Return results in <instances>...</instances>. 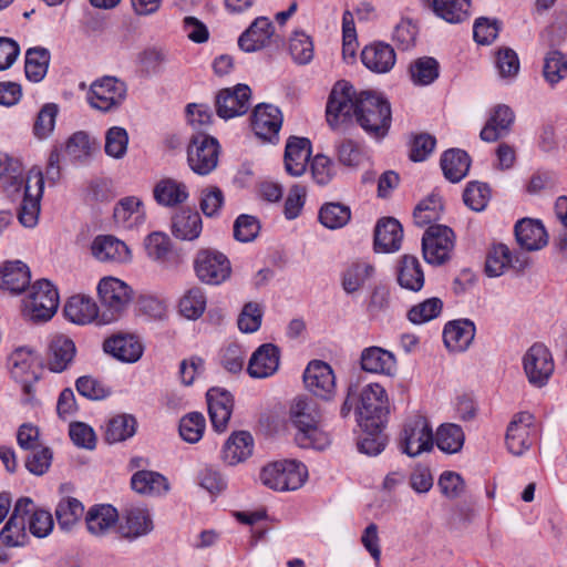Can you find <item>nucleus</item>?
Here are the masks:
<instances>
[{"label": "nucleus", "instance_id": "1", "mask_svg": "<svg viewBox=\"0 0 567 567\" xmlns=\"http://www.w3.org/2000/svg\"><path fill=\"white\" fill-rule=\"evenodd\" d=\"M352 116L375 140H382L391 126V106L383 96L369 91L355 94L352 85L338 82L327 103V121L337 127L339 122Z\"/></svg>", "mask_w": 567, "mask_h": 567}, {"label": "nucleus", "instance_id": "2", "mask_svg": "<svg viewBox=\"0 0 567 567\" xmlns=\"http://www.w3.org/2000/svg\"><path fill=\"white\" fill-rule=\"evenodd\" d=\"M289 421L295 429V441L302 449L324 450L331 443L323 429L319 404L307 395L297 396L289 408Z\"/></svg>", "mask_w": 567, "mask_h": 567}, {"label": "nucleus", "instance_id": "3", "mask_svg": "<svg viewBox=\"0 0 567 567\" xmlns=\"http://www.w3.org/2000/svg\"><path fill=\"white\" fill-rule=\"evenodd\" d=\"M389 414L386 391L379 383H370L360 392L357 406V421L360 429L384 427Z\"/></svg>", "mask_w": 567, "mask_h": 567}, {"label": "nucleus", "instance_id": "4", "mask_svg": "<svg viewBox=\"0 0 567 567\" xmlns=\"http://www.w3.org/2000/svg\"><path fill=\"white\" fill-rule=\"evenodd\" d=\"M97 293L101 303L100 323L103 324L118 320L133 299L131 287L114 277L101 279Z\"/></svg>", "mask_w": 567, "mask_h": 567}, {"label": "nucleus", "instance_id": "5", "mask_svg": "<svg viewBox=\"0 0 567 567\" xmlns=\"http://www.w3.org/2000/svg\"><path fill=\"white\" fill-rule=\"evenodd\" d=\"M59 307V292L47 279L38 280L23 300V315L33 322L50 320Z\"/></svg>", "mask_w": 567, "mask_h": 567}, {"label": "nucleus", "instance_id": "6", "mask_svg": "<svg viewBox=\"0 0 567 567\" xmlns=\"http://www.w3.org/2000/svg\"><path fill=\"white\" fill-rule=\"evenodd\" d=\"M399 446L410 457L430 452L434 446V435L429 420L421 414L406 419L400 433Z\"/></svg>", "mask_w": 567, "mask_h": 567}, {"label": "nucleus", "instance_id": "7", "mask_svg": "<svg viewBox=\"0 0 567 567\" xmlns=\"http://www.w3.org/2000/svg\"><path fill=\"white\" fill-rule=\"evenodd\" d=\"M307 478V468L296 461L274 462L260 472L261 483L275 491H295L302 486Z\"/></svg>", "mask_w": 567, "mask_h": 567}, {"label": "nucleus", "instance_id": "8", "mask_svg": "<svg viewBox=\"0 0 567 567\" xmlns=\"http://www.w3.org/2000/svg\"><path fill=\"white\" fill-rule=\"evenodd\" d=\"M126 95L127 85L124 81L105 75L92 82L87 102L92 109L107 113L120 109Z\"/></svg>", "mask_w": 567, "mask_h": 567}, {"label": "nucleus", "instance_id": "9", "mask_svg": "<svg viewBox=\"0 0 567 567\" xmlns=\"http://www.w3.org/2000/svg\"><path fill=\"white\" fill-rule=\"evenodd\" d=\"M219 143L215 137L206 134L192 136L187 147V163L197 175H208L218 164Z\"/></svg>", "mask_w": 567, "mask_h": 567}, {"label": "nucleus", "instance_id": "10", "mask_svg": "<svg viewBox=\"0 0 567 567\" xmlns=\"http://www.w3.org/2000/svg\"><path fill=\"white\" fill-rule=\"evenodd\" d=\"M454 249V233L444 225H431L422 237V252L426 262L443 265L450 260Z\"/></svg>", "mask_w": 567, "mask_h": 567}, {"label": "nucleus", "instance_id": "11", "mask_svg": "<svg viewBox=\"0 0 567 567\" xmlns=\"http://www.w3.org/2000/svg\"><path fill=\"white\" fill-rule=\"evenodd\" d=\"M196 276L202 282L220 285L230 277V261L215 249H200L194 260Z\"/></svg>", "mask_w": 567, "mask_h": 567}, {"label": "nucleus", "instance_id": "12", "mask_svg": "<svg viewBox=\"0 0 567 567\" xmlns=\"http://www.w3.org/2000/svg\"><path fill=\"white\" fill-rule=\"evenodd\" d=\"M536 433L534 415L529 412L516 413L506 430L505 443L508 452L515 456L523 455L532 446Z\"/></svg>", "mask_w": 567, "mask_h": 567}, {"label": "nucleus", "instance_id": "13", "mask_svg": "<svg viewBox=\"0 0 567 567\" xmlns=\"http://www.w3.org/2000/svg\"><path fill=\"white\" fill-rule=\"evenodd\" d=\"M24 185V195L18 210V219L24 227L32 228L38 224L40 200L43 194L44 179L41 171H30Z\"/></svg>", "mask_w": 567, "mask_h": 567}, {"label": "nucleus", "instance_id": "14", "mask_svg": "<svg viewBox=\"0 0 567 567\" xmlns=\"http://www.w3.org/2000/svg\"><path fill=\"white\" fill-rule=\"evenodd\" d=\"M33 501L29 497L19 498L13 512L0 532L2 543L9 547L23 546L28 540L27 517L32 512Z\"/></svg>", "mask_w": 567, "mask_h": 567}, {"label": "nucleus", "instance_id": "15", "mask_svg": "<svg viewBox=\"0 0 567 567\" xmlns=\"http://www.w3.org/2000/svg\"><path fill=\"white\" fill-rule=\"evenodd\" d=\"M524 371L535 386H543L554 372V361L549 350L542 343L533 344L523 359Z\"/></svg>", "mask_w": 567, "mask_h": 567}, {"label": "nucleus", "instance_id": "16", "mask_svg": "<svg viewBox=\"0 0 567 567\" xmlns=\"http://www.w3.org/2000/svg\"><path fill=\"white\" fill-rule=\"evenodd\" d=\"M303 383L313 395L330 400L336 390V378L331 367L320 360L311 361L303 372Z\"/></svg>", "mask_w": 567, "mask_h": 567}, {"label": "nucleus", "instance_id": "17", "mask_svg": "<svg viewBox=\"0 0 567 567\" xmlns=\"http://www.w3.org/2000/svg\"><path fill=\"white\" fill-rule=\"evenodd\" d=\"M566 33L564 31L558 34L555 27L549 30L548 45L550 50L544 56L543 75L550 85H555L567 78V55L558 50L565 40Z\"/></svg>", "mask_w": 567, "mask_h": 567}, {"label": "nucleus", "instance_id": "18", "mask_svg": "<svg viewBox=\"0 0 567 567\" xmlns=\"http://www.w3.org/2000/svg\"><path fill=\"white\" fill-rule=\"evenodd\" d=\"M250 89L246 84L219 91L216 96L218 116L227 120L247 113L250 107Z\"/></svg>", "mask_w": 567, "mask_h": 567}, {"label": "nucleus", "instance_id": "19", "mask_svg": "<svg viewBox=\"0 0 567 567\" xmlns=\"http://www.w3.org/2000/svg\"><path fill=\"white\" fill-rule=\"evenodd\" d=\"M153 529L154 522L148 508L131 506L123 512L118 526L123 538L132 542L148 535Z\"/></svg>", "mask_w": 567, "mask_h": 567}, {"label": "nucleus", "instance_id": "20", "mask_svg": "<svg viewBox=\"0 0 567 567\" xmlns=\"http://www.w3.org/2000/svg\"><path fill=\"white\" fill-rule=\"evenodd\" d=\"M75 354L76 347L73 340L64 334H55L48 343L47 365L50 371L61 373L70 368Z\"/></svg>", "mask_w": 567, "mask_h": 567}, {"label": "nucleus", "instance_id": "21", "mask_svg": "<svg viewBox=\"0 0 567 567\" xmlns=\"http://www.w3.org/2000/svg\"><path fill=\"white\" fill-rule=\"evenodd\" d=\"M281 125L282 115L278 107L270 104H260L255 107L251 126L257 136L272 142L278 138Z\"/></svg>", "mask_w": 567, "mask_h": 567}, {"label": "nucleus", "instance_id": "22", "mask_svg": "<svg viewBox=\"0 0 567 567\" xmlns=\"http://www.w3.org/2000/svg\"><path fill=\"white\" fill-rule=\"evenodd\" d=\"M212 425L217 432H224L230 420L234 400L231 394L219 388H212L206 393Z\"/></svg>", "mask_w": 567, "mask_h": 567}, {"label": "nucleus", "instance_id": "23", "mask_svg": "<svg viewBox=\"0 0 567 567\" xmlns=\"http://www.w3.org/2000/svg\"><path fill=\"white\" fill-rule=\"evenodd\" d=\"M274 37L275 28L271 21L266 17H259L241 33L238 45L245 52H255L269 45Z\"/></svg>", "mask_w": 567, "mask_h": 567}, {"label": "nucleus", "instance_id": "24", "mask_svg": "<svg viewBox=\"0 0 567 567\" xmlns=\"http://www.w3.org/2000/svg\"><path fill=\"white\" fill-rule=\"evenodd\" d=\"M92 255L104 262H127L131 251L126 244L112 235H100L91 245Z\"/></svg>", "mask_w": 567, "mask_h": 567}, {"label": "nucleus", "instance_id": "25", "mask_svg": "<svg viewBox=\"0 0 567 567\" xmlns=\"http://www.w3.org/2000/svg\"><path fill=\"white\" fill-rule=\"evenodd\" d=\"M361 61L367 69L374 73H388L395 64L394 49L384 42L365 45L361 52Z\"/></svg>", "mask_w": 567, "mask_h": 567}, {"label": "nucleus", "instance_id": "26", "mask_svg": "<svg viewBox=\"0 0 567 567\" xmlns=\"http://www.w3.org/2000/svg\"><path fill=\"white\" fill-rule=\"evenodd\" d=\"M278 367L279 349L271 343H265L252 353L247 371L251 378L262 379L272 375Z\"/></svg>", "mask_w": 567, "mask_h": 567}, {"label": "nucleus", "instance_id": "27", "mask_svg": "<svg viewBox=\"0 0 567 567\" xmlns=\"http://www.w3.org/2000/svg\"><path fill=\"white\" fill-rule=\"evenodd\" d=\"M362 370L383 375H394L396 372L395 355L380 347H369L361 352Z\"/></svg>", "mask_w": 567, "mask_h": 567}, {"label": "nucleus", "instance_id": "28", "mask_svg": "<svg viewBox=\"0 0 567 567\" xmlns=\"http://www.w3.org/2000/svg\"><path fill=\"white\" fill-rule=\"evenodd\" d=\"M475 337V326L468 319L454 320L445 324L443 341L452 352L465 351Z\"/></svg>", "mask_w": 567, "mask_h": 567}, {"label": "nucleus", "instance_id": "29", "mask_svg": "<svg viewBox=\"0 0 567 567\" xmlns=\"http://www.w3.org/2000/svg\"><path fill=\"white\" fill-rule=\"evenodd\" d=\"M403 229L401 224L392 217L382 218L374 229V248L381 252L396 251L401 247Z\"/></svg>", "mask_w": 567, "mask_h": 567}, {"label": "nucleus", "instance_id": "30", "mask_svg": "<svg viewBox=\"0 0 567 567\" xmlns=\"http://www.w3.org/2000/svg\"><path fill=\"white\" fill-rule=\"evenodd\" d=\"M311 155V144L306 137L292 136L288 140L285 151V165L292 176H300L306 172Z\"/></svg>", "mask_w": 567, "mask_h": 567}, {"label": "nucleus", "instance_id": "31", "mask_svg": "<svg viewBox=\"0 0 567 567\" xmlns=\"http://www.w3.org/2000/svg\"><path fill=\"white\" fill-rule=\"evenodd\" d=\"M515 236L519 246L528 251L539 250L548 243V236L543 224L529 218L516 223Z\"/></svg>", "mask_w": 567, "mask_h": 567}, {"label": "nucleus", "instance_id": "32", "mask_svg": "<svg viewBox=\"0 0 567 567\" xmlns=\"http://www.w3.org/2000/svg\"><path fill=\"white\" fill-rule=\"evenodd\" d=\"M187 186L177 179L165 177L159 179L153 188L155 202L163 207H176L188 199Z\"/></svg>", "mask_w": 567, "mask_h": 567}, {"label": "nucleus", "instance_id": "33", "mask_svg": "<svg viewBox=\"0 0 567 567\" xmlns=\"http://www.w3.org/2000/svg\"><path fill=\"white\" fill-rule=\"evenodd\" d=\"M118 518V513L112 505H94L85 514L87 532L93 536H104L115 526Z\"/></svg>", "mask_w": 567, "mask_h": 567}, {"label": "nucleus", "instance_id": "34", "mask_svg": "<svg viewBox=\"0 0 567 567\" xmlns=\"http://www.w3.org/2000/svg\"><path fill=\"white\" fill-rule=\"evenodd\" d=\"M525 266L526 261L520 260L519 256L513 257L506 245L497 244L487 254L485 271L489 277H498L509 267L522 270Z\"/></svg>", "mask_w": 567, "mask_h": 567}, {"label": "nucleus", "instance_id": "35", "mask_svg": "<svg viewBox=\"0 0 567 567\" xmlns=\"http://www.w3.org/2000/svg\"><path fill=\"white\" fill-rule=\"evenodd\" d=\"M252 449L254 439L249 432H235L224 444L221 460L228 465H237L252 454Z\"/></svg>", "mask_w": 567, "mask_h": 567}, {"label": "nucleus", "instance_id": "36", "mask_svg": "<svg viewBox=\"0 0 567 567\" xmlns=\"http://www.w3.org/2000/svg\"><path fill=\"white\" fill-rule=\"evenodd\" d=\"M64 316L76 324H87L94 320L100 322L101 309L94 300L85 296H72L64 306Z\"/></svg>", "mask_w": 567, "mask_h": 567}, {"label": "nucleus", "instance_id": "37", "mask_svg": "<svg viewBox=\"0 0 567 567\" xmlns=\"http://www.w3.org/2000/svg\"><path fill=\"white\" fill-rule=\"evenodd\" d=\"M106 353L123 362H136L143 354V347L134 336H113L104 341Z\"/></svg>", "mask_w": 567, "mask_h": 567}, {"label": "nucleus", "instance_id": "38", "mask_svg": "<svg viewBox=\"0 0 567 567\" xmlns=\"http://www.w3.org/2000/svg\"><path fill=\"white\" fill-rule=\"evenodd\" d=\"M28 266L20 261H6L0 268V286L12 293L22 292L30 284Z\"/></svg>", "mask_w": 567, "mask_h": 567}, {"label": "nucleus", "instance_id": "39", "mask_svg": "<svg viewBox=\"0 0 567 567\" xmlns=\"http://www.w3.org/2000/svg\"><path fill=\"white\" fill-rule=\"evenodd\" d=\"M203 229L200 215L190 208H182L172 217V234L181 240H194Z\"/></svg>", "mask_w": 567, "mask_h": 567}, {"label": "nucleus", "instance_id": "40", "mask_svg": "<svg viewBox=\"0 0 567 567\" xmlns=\"http://www.w3.org/2000/svg\"><path fill=\"white\" fill-rule=\"evenodd\" d=\"M514 118V113L507 105H497L481 131V138L485 142H495L507 135Z\"/></svg>", "mask_w": 567, "mask_h": 567}, {"label": "nucleus", "instance_id": "41", "mask_svg": "<svg viewBox=\"0 0 567 567\" xmlns=\"http://www.w3.org/2000/svg\"><path fill=\"white\" fill-rule=\"evenodd\" d=\"M113 216L120 227L134 228L144 223L143 203L135 196L125 197L115 206Z\"/></svg>", "mask_w": 567, "mask_h": 567}, {"label": "nucleus", "instance_id": "42", "mask_svg": "<svg viewBox=\"0 0 567 567\" xmlns=\"http://www.w3.org/2000/svg\"><path fill=\"white\" fill-rule=\"evenodd\" d=\"M133 491L142 495H163L168 492L167 478L154 471H137L131 478Z\"/></svg>", "mask_w": 567, "mask_h": 567}, {"label": "nucleus", "instance_id": "43", "mask_svg": "<svg viewBox=\"0 0 567 567\" xmlns=\"http://www.w3.org/2000/svg\"><path fill=\"white\" fill-rule=\"evenodd\" d=\"M471 158L460 148H451L444 152L441 158V167L444 176L452 183L463 179L468 173Z\"/></svg>", "mask_w": 567, "mask_h": 567}, {"label": "nucleus", "instance_id": "44", "mask_svg": "<svg viewBox=\"0 0 567 567\" xmlns=\"http://www.w3.org/2000/svg\"><path fill=\"white\" fill-rule=\"evenodd\" d=\"M374 274V267L367 260L350 262L342 274L341 285L347 293L359 291Z\"/></svg>", "mask_w": 567, "mask_h": 567}, {"label": "nucleus", "instance_id": "45", "mask_svg": "<svg viewBox=\"0 0 567 567\" xmlns=\"http://www.w3.org/2000/svg\"><path fill=\"white\" fill-rule=\"evenodd\" d=\"M399 285L411 291H420L424 286V274L416 257L404 255L398 271Z\"/></svg>", "mask_w": 567, "mask_h": 567}, {"label": "nucleus", "instance_id": "46", "mask_svg": "<svg viewBox=\"0 0 567 567\" xmlns=\"http://www.w3.org/2000/svg\"><path fill=\"white\" fill-rule=\"evenodd\" d=\"M37 357L30 348L21 347L16 349L9 357L11 375L16 380L38 379L34 370Z\"/></svg>", "mask_w": 567, "mask_h": 567}, {"label": "nucleus", "instance_id": "47", "mask_svg": "<svg viewBox=\"0 0 567 567\" xmlns=\"http://www.w3.org/2000/svg\"><path fill=\"white\" fill-rule=\"evenodd\" d=\"M470 0H432L433 12L449 23H461L468 18Z\"/></svg>", "mask_w": 567, "mask_h": 567}, {"label": "nucleus", "instance_id": "48", "mask_svg": "<svg viewBox=\"0 0 567 567\" xmlns=\"http://www.w3.org/2000/svg\"><path fill=\"white\" fill-rule=\"evenodd\" d=\"M465 435L463 429L454 423L441 424L434 437L436 446L444 453L454 454L462 450Z\"/></svg>", "mask_w": 567, "mask_h": 567}, {"label": "nucleus", "instance_id": "49", "mask_svg": "<svg viewBox=\"0 0 567 567\" xmlns=\"http://www.w3.org/2000/svg\"><path fill=\"white\" fill-rule=\"evenodd\" d=\"M50 52L42 47L28 49L25 53V76L32 82H40L44 79L50 64Z\"/></svg>", "mask_w": 567, "mask_h": 567}, {"label": "nucleus", "instance_id": "50", "mask_svg": "<svg viewBox=\"0 0 567 567\" xmlns=\"http://www.w3.org/2000/svg\"><path fill=\"white\" fill-rule=\"evenodd\" d=\"M136 431V420L132 415L123 414L111 419L106 425L105 440L113 444L132 437Z\"/></svg>", "mask_w": 567, "mask_h": 567}, {"label": "nucleus", "instance_id": "51", "mask_svg": "<svg viewBox=\"0 0 567 567\" xmlns=\"http://www.w3.org/2000/svg\"><path fill=\"white\" fill-rule=\"evenodd\" d=\"M84 506L74 497H66L59 502L55 516L61 529L70 530L82 517Z\"/></svg>", "mask_w": 567, "mask_h": 567}, {"label": "nucleus", "instance_id": "52", "mask_svg": "<svg viewBox=\"0 0 567 567\" xmlns=\"http://www.w3.org/2000/svg\"><path fill=\"white\" fill-rule=\"evenodd\" d=\"M409 72L415 85H429L439 76V63L434 58L423 56L410 64Z\"/></svg>", "mask_w": 567, "mask_h": 567}, {"label": "nucleus", "instance_id": "53", "mask_svg": "<svg viewBox=\"0 0 567 567\" xmlns=\"http://www.w3.org/2000/svg\"><path fill=\"white\" fill-rule=\"evenodd\" d=\"M179 312L187 319L196 320L206 309V297L199 287L188 289L179 300Z\"/></svg>", "mask_w": 567, "mask_h": 567}, {"label": "nucleus", "instance_id": "54", "mask_svg": "<svg viewBox=\"0 0 567 567\" xmlns=\"http://www.w3.org/2000/svg\"><path fill=\"white\" fill-rule=\"evenodd\" d=\"M350 218V208L340 203L324 204L319 212L320 223L329 229H338L346 226Z\"/></svg>", "mask_w": 567, "mask_h": 567}, {"label": "nucleus", "instance_id": "55", "mask_svg": "<svg viewBox=\"0 0 567 567\" xmlns=\"http://www.w3.org/2000/svg\"><path fill=\"white\" fill-rule=\"evenodd\" d=\"M443 203L440 196L431 195L422 200L414 209L413 217L416 225L423 227L441 218Z\"/></svg>", "mask_w": 567, "mask_h": 567}, {"label": "nucleus", "instance_id": "56", "mask_svg": "<svg viewBox=\"0 0 567 567\" xmlns=\"http://www.w3.org/2000/svg\"><path fill=\"white\" fill-rule=\"evenodd\" d=\"M96 148V144L90 141V137L84 132L74 133L66 142L65 153L71 161L84 162Z\"/></svg>", "mask_w": 567, "mask_h": 567}, {"label": "nucleus", "instance_id": "57", "mask_svg": "<svg viewBox=\"0 0 567 567\" xmlns=\"http://www.w3.org/2000/svg\"><path fill=\"white\" fill-rule=\"evenodd\" d=\"M128 134L124 127L112 126L105 133L104 150L110 157L120 159L127 152Z\"/></svg>", "mask_w": 567, "mask_h": 567}, {"label": "nucleus", "instance_id": "58", "mask_svg": "<svg viewBox=\"0 0 567 567\" xmlns=\"http://www.w3.org/2000/svg\"><path fill=\"white\" fill-rule=\"evenodd\" d=\"M443 308V302L440 298L433 297L413 306L409 312L408 318L412 323L421 324L439 317Z\"/></svg>", "mask_w": 567, "mask_h": 567}, {"label": "nucleus", "instance_id": "59", "mask_svg": "<svg viewBox=\"0 0 567 567\" xmlns=\"http://www.w3.org/2000/svg\"><path fill=\"white\" fill-rule=\"evenodd\" d=\"M206 426L205 417L199 412H192L185 415L179 422V434L188 443L198 442Z\"/></svg>", "mask_w": 567, "mask_h": 567}, {"label": "nucleus", "instance_id": "60", "mask_svg": "<svg viewBox=\"0 0 567 567\" xmlns=\"http://www.w3.org/2000/svg\"><path fill=\"white\" fill-rule=\"evenodd\" d=\"M289 51L296 63L305 65L313 58V43L306 33L295 32L289 41Z\"/></svg>", "mask_w": 567, "mask_h": 567}, {"label": "nucleus", "instance_id": "61", "mask_svg": "<svg viewBox=\"0 0 567 567\" xmlns=\"http://www.w3.org/2000/svg\"><path fill=\"white\" fill-rule=\"evenodd\" d=\"M339 162L348 167L357 168L369 161L368 154L353 141L346 140L337 147Z\"/></svg>", "mask_w": 567, "mask_h": 567}, {"label": "nucleus", "instance_id": "62", "mask_svg": "<svg viewBox=\"0 0 567 567\" xmlns=\"http://www.w3.org/2000/svg\"><path fill=\"white\" fill-rule=\"evenodd\" d=\"M489 197L488 186L480 182H470L463 194L465 205L475 212L484 210Z\"/></svg>", "mask_w": 567, "mask_h": 567}, {"label": "nucleus", "instance_id": "63", "mask_svg": "<svg viewBox=\"0 0 567 567\" xmlns=\"http://www.w3.org/2000/svg\"><path fill=\"white\" fill-rule=\"evenodd\" d=\"M0 178H6L10 186L20 189L23 186V167L19 159L10 157L8 154L0 153Z\"/></svg>", "mask_w": 567, "mask_h": 567}, {"label": "nucleus", "instance_id": "64", "mask_svg": "<svg viewBox=\"0 0 567 567\" xmlns=\"http://www.w3.org/2000/svg\"><path fill=\"white\" fill-rule=\"evenodd\" d=\"M76 391L89 400H103L111 394V389L102 381L91 377H80L75 382Z\"/></svg>", "mask_w": 567, "mask_h": 567}]
</instances>
